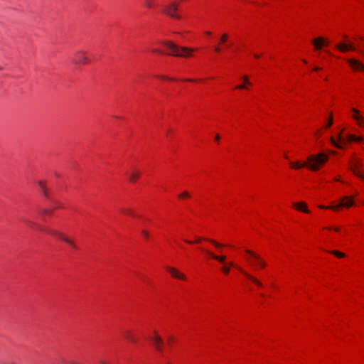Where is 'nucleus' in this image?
<instances>
[{
  "mask_svg": "<svg viewBox=\"0 0 364 364\" xmlns=\"http://www.w3.org/2000/svg\"><path fill=\"white\" fill-rule=\"evenodd\" d=\"M328 159L327 155L323 153H320L315 155H311L307 158V162L301 163L297 161L293 163L289 162L292 168L299 169L303 167H307L309 169L316 171H318L321 166L324 164Z\"/></svg>",
  "mask_w": 364,
  "mask_h": 364,
  "instance_id": "nucleus-1",
  "label": "nucleus"
},
{
  "mask_svg": "<svg viewBox=\"0 0 364 364\" xmlns=\"http://www.w3.org/2000/svg\"><path fill=\"white\" fill-rule=\"evenodd\" d=\"M161 43L169 50L167 54L175 57L188 58L191 56L192 53L196 50L193 48L178 46L169 41H162Z\"/></svg>",
  "mask_w": 364,
  "mask_h": 364,
  "instance_id": "nucleus-2",
  "label": "nucleus"
},
{
  "mask_svg": "<svg viewBox=\"0 0 364 364\" xmlns=\"http://www.w3.org/2000/svg\"><path fill=\"white\" fill-rule=\"evenodd\" d=\"M26 223L28 224V225L31 226V228H36L37 229H38L40 230L45 231L53 236H55V237L60 238L61 240H63L65 243H67L68 245H69L72 248L77 249V246L75 245V244L70 239L65 237L63 233H61L55 230H53V229L46 230L34 221L28 220L26 221Z\"/></svg>",
  "mask_w": 364,
  "mask_h": 364,
  "instance_id": "nucleus-3",
  "label": "nucleus"
},
{
  "mask_svg": "<svg viewBox=\"0 0 364 364\" xmlns=\"http://www.w3.org/2000/svg\"><path fill=\"white\" fill-rule=\"evenodd\" d=\"M245 252L248 255L247 262L255 269L258 267L264 268L266 267L265 261L258 254L250 250H246Z\"/></svg>",
  "mask_w": 364,
  "mask_h": 364,
  "instance_id": "nucleus-4",
  "label": "nucleus"
},
{
  "mask_svg": "<svg viewBox=\"0 0 364 364\" xmlns=\"http://www.w3.org/2000/svg\"><path fill=\"white\" fill-rule=\"evenodd\" d=\"M342 133H343V132H341L338 135V140L339 143L336 142V140L333 139V137H331V139H330L331 144L336 148L342 149L343 146L341 144L346 143V141H360L363 140L362 137H358L353 134H348L346 139L343 136Z\"/></svg>",
  "mask_w": 364,
  "mask_h": 364,
  "instance_id": "nucleus-5",
  "label": "nucleus"
},
{
  "mask_svg": "<svg viewBox=\"0 0 364 364\" xmlns=\"http://www.w3.org/2000/svg\"><path fill=\"white\" fill-rule=\"evenodd\" d=\"M90 62V59L87 55V52L83 50H77L75 51L72 63L75 65H85Z\"/></svg>",
  "mask_w": 364,
  "mask_h": 364,
  "instance_id": "nucleus-6",
  "label": "nucleus"
},
{
  "mask_svg": "<svg viewBox=\"0 0 364 364\" xmlns=\"http://www.w3.org/2000/svg\"><path fill=\"white\" fill-rule=\"evenodd\" d=\"M177 11V3L171 2L165 6L164 12L172 18L181 19V16L176 14Z\"/></svg>",
  "mask_w": 364,
  "mask_h": 364,
  "instance_id": "nucleus-7",
  "label": "nucleus"
},
{
  "mask_svg": "<svg viewBox=\"0 0 364 364\" xmlns=\"http://www.w3.org/2000/svg\"><path fill=\"white\" fill-rule=\"evenodd\" d=\"M154 336L150 338V341L153 343L156 349L160 353H162V346L164 344V341L162 338L158 335L156 331H154Z\"/></svg>",
  "mask_w": 364,
  "mask_h": 364,
  "instance_id": "nucleus-8",
  "label": "nucleus"
},
{
  "mask_svg": "<svg viewBox=\"0 0 364 364\" xmlns=\"http://www.w3.org/2000/svg\"><path fill=\"white\" fill-rule=\"evenodd\" d=\"M348 63L351 68V69L354 71H364V64L359 61L358 60L351 58L348 59Z\"/></svg>",
  "mask_w": 364,
  "mask_h": 364,
  "instance_id": "nucleus-9",
  "label": "nucleus"
},
{
  "mask_svg": "<svg viewBox=\"0 0 364 364\" xmlns=\"http://www.w3.org/2000/svg\"><path fill=\"white\" fill-rule=\"evenodd\" d=\"M203 240H207L208 242H210V243H212L214 246H215L216 247L218 248H220L223 246V245L213 240H211V239H208V238H202V237H197L196 240L194 242L193 241H191V240H186L185 242L188 244H193V243H199L200 242Z\"/></svg>",
  "mask_w": 364,
  "mask_h": 364,
  "instance_id": "nucleus-10",
  "label": "nucleus"
},
{
  "mask_svg": "<svg viewBox=\"0 0 364 364\" xmlns=\"http://www.w3.org/2000/svg\"><path fill=\"white\" fill-rule=\"evenodd\" d=\"M166 270L171 274V275L173 278L181 279V280L186 279V276L183 273L180 272L178 269H176L173 267H167Z\"/></svg>",
  "mask_w": 364,
  "mask_h": 364,
  "instance_id": "nucleus-11",
  "label": "nucleus"
},
{
  "mask_svg": "<svg viewBox=\"0 0 364 364\" xmlns=\"http://www.w3.org/2000/svg\"><path fill=\"white\" fill-rule=\"evenodd\" d=\"M201 250L203 251L207 255L210 256L213 259L218 260L219 262L223 264L225 262L226 257L225 255H217L213 253L212 252L203 248H201Z\"/></svg>",
  "mask_w": 364,
  "mask_h": 364,
  "instance_id": "nucleus-12",
  "label": "nucleus"
},
{
  "mask_svg": "<svg viewBox=\"0 0 364 364\" xmlns=\"http://www.w3.org/2000/svg\"><path fill=\"white\" fill-rule=\"evenodd\" d=\"M353 204L354 201L353 197L345 196L341 200L339 206L350 208L353 205Z\"/></svg>",
  "mask_w": 364,
  "mask_h": 364,
  "instance_id": "nucleus-13",
  "label": "nucleus"
},
{
  "mask_svg": "<svg viewBox=\"0 0 364 364\" xmlns=\"http://www.w3.org/2000/svg\"><path fill=\"white\" fill-rule=\"evenodd\" d=\"M361 166V164L358 161H355L350 167V169L353 172V173L364 180V174L361 173L360 171H358V168H359Z\"/></svg>",
  "mask_w": 364,
  "mask_h": 364,
  "instance_id": "nucleus-14",
  "label": "nucleus"
},
{
  "mask_svg": "<svg viewBox=\"0 0 364 364\" xmlns=\"http://www.w3.org/2000/svg\"><path fill=\"white\" fill-rule=\"evenodd\" d=\"M336 48H338L340 51L345 53L348 50H355V48L354 46L351 44H346L344 43H338L336 46Z\"/></svg>",
  "mask_w": 364,
  "mask_h": 364,
  "instance_id": "nucleus-15",
  "label": "nucleus"
},
{
  "mask_svg": "<svg viewBox=\"0 0 364 364\" xmlns=\"http://www.w3.org/2000/svg\"><path fill=\"white\" fill-rule=\"evenodd\" d=\"M238 269L247 278L249 279L250 280H251L252 282H254L257 286H258L259 287H263V284L262 283L258 280L257 278L254 277L253 276H252L251 274H248L247 272H246L245 271H244L243 269H242L241 268L238 267Z\"/></svg>",
  "mask_w": 364,
  "mask_h": 364,
  "instance_id": "nucleus-16",
  "label": "nucleus"
},
{
  "mask_svg": "<svg viewBox=\"0 0 364 364\" xmlns=\"http://www.w3.org/2000/svg\"><path fill=\"white\" fill-rule=\"evenodd\" d=\"M312 43L316 50H321L325 43V39L323 38H317L312 41Z\"/></svg>",
  "mask_w": 364,
  "mask_h": 364,
  "instance_id": "nucleus-17",
  "label": "nucleus"
},
{
  "mask_svg": "<svg viewBox=\"0 0 364 364\" xmlns=\"http://www.w3.org/2000/svg\"><path fill=\"white\" fill-rule=\"evenodd\" d=\"M242 79L244 83L236 86L235 87L236 89H238V90L247 89V86L252 85V83L249 80V77L247 75L242 76Z\"/></svg>",
  "mask_w": 364,
  "mask_h": 364,
  "instance_id": "nucleus-18",
  "label": "nucleus"
},
{
  "mask_svg": "<svg viewBox=\"0 0 364 364\" xmlns=\"http://www.w3.org/2000/svg\"><path fill=\"white\" fill-rule=\"evenodd\" d=\"M352 112L355 114L353 118L358 122V125L362 126L364 122V119L359 114V111L355 108L351 109Z\"/></svg>",
  "mask_w": 364,
  "mask_h": 364,
  "instance_id": "nucleus-19",
  "label": "nucleus"
},
{
  "mask_svg": "<svg viewBox=\"0 0 364 364\" xmlns=\"http://www.w3.org/2000/svg\"><path fill=\"white\" fill-rule=\"evenodd\" d=\"M293 205L299 210H301L307 213H309V210L307 208L306 203H304V202L294 203Z\"/></svg>",
  "mask_w": 364,
  "mask_h": 364,
  "instance_id": "nucleus-20",
  "label": "nucleus"
},
{
  "mask_svg": "<svg viewBox=\"0 0 364 364\" xmlns=\"http://www.w3.org/2000/svg\"><path fill=\"white\" fill-rule=\"evenodd\" d=\"M124 336L125 339H127L129 342L136 343L137 341L136 338L129 331H124Z\"/></svg>",
  "mask_w": 364,
  "mask_h": 364,
  "instance_id": "nucleus-21",
  "label": "nucleus"
},
{
  "mask_svg": "<svg viewBox=\"0 0 364 364\" xmlns=\"http://www.w3.org/2000/svg\"><path fill=\"white\" fill-rule=\"evenodd\" d=\"M38 184L41 190L42 191L44 196L46 198H48L49 195H48V190L46 187L45 183L43 181H40L38 182Z\"/></svg>",
  "mask_w": 364,
  "mask_h": 364,
  "instance_id": "nucleus-22",
  "label": "nucleus"
},
{
  "mask_svg": "<svg viewBox=\"0 0 364 364\" xmlns=\"http://www.w3.org/2000/svg\"><path fill=\"white\" fill-rule=\"evenodd\" d=\"M144 6L149 9H152L155 6L154 0H144Z\"/></svg>",
  "mask_w": 364,
  "mask_h": 364,
  "instance_id": "nucleus-23",
  "label": "nucleus"
},
{
  "mask_svg": "<svg viewBox=\"0 0 364 364\" xmlns=\"http://www.w3.org/2000/svg\"><path fill=\"white\" fill-rule=\"evenodd\" d=\"M139 174H140L139 172L132 173L129 176V181L131 182H135L138 179Z\"/></svg>",
  "mask_w": 364,
  "mask_h": 364,
  "instance_id": "nucleus-24",
  "label": "nucleus"
},
{
  "mask_svg": "<svg viewBox=\"0 0 364 364\" xmlns=\"http://www.w3.org/2000/svg\"><path fill=\"white\" fill-rule=\"evenodd\" d=\"M328 252L340 258L344 257L346 256L344 253L337 250L329 251Z\"/></svg>",
  "mask_w": 364,
  "mask_h": 364,
  "instance_id": "nucleus-25",
  "label": "nucleus"
},
{
  "mask_svg": "<svg viewBox=\"0 0 364 364\" xmlns=\"http://www.w3.org/2000/svg\"><path fill=\"white\" fill-rule=\"evenodd\" d=\"M121 211L122 213H124V214L132 215V216H135L134 211L131 208H122Z\"/></svg>",
  "mask_w": 364,
  "mask_h": 364,
  "instance_id": "nucleus-26",
  "label": "nucleus"
},
{
  "mask_svg": "<svg viewBox=\"0 0 364 364\" xmlns=\"http://www.w3.org/2000/svg\"><path fill=\"white\" fill-rule=\"evenodd\" d=\"M228 39V35L227 33H223L220 38V43H225L227 42Z\"/></svg>",
  "mask_w": 364,
  "mask_h": 364,
  "instance_id": "nucleus-27",
  "label": "nucleus"
},
{
  "mask_svg": "<svg viewBox=\"0 0 364 364\" xmlns=\"http://www.w3.org/2000/svg\"><path fill=\"white\" fill-rule=\"evenodd\" d=\"M188 197H190V194L188 191H184L182 193L178 195V198L181 199L184 198H188Z\"/></svg>",
  "mask_w": 364,
  "mask_h": 364,
  "instance_id": "nucleus-28",
  "label": "nucleus"
},
{
  "mask_svg": "<svg viewBox=\"0 0 364 364\" xmlns=\"http://www.w3.org/2000/svg\"><path fill=\"white\" fill-rule=\"evenodd\" d=\"M41 212L43 214H48V215H51L52 214V210H50V209H48V208H43V209L41 210Z\"/></svg>",
  "mask_w": 364,
  "mask_h": 364,
  "instance_id": "nucleus-29",
  "label": "nucleus"
},
{
  "mask_svg": "<svg viewBox=\"0 0 364 364\" xmlns=\"http://www.w3.org/2000/svg\"><path fill=\"white\" fill-rule=\"evenodd\" d=\"M221 270L224 272V274H228L230 272V267L225 266L221 268Z\"/></svg>",
  "mask_w": 364,
  "mask_h": 364,
  "instance_id": "nucleus-30",
  "label": "nucleus"
},
{
  "mask_svg": "<svg viewBox=\"0 0 364 364\" xmlns=\"http://www.w3.org/2000/svg\"><path fill=\"white\" fill-rule=\"evenodd\" d=\"M141 234L143 235V236H144L146 239H149V232H148L146 230H142V231H141Z\"/></svg>",
  "mask_w": 364,
  "mask_h": 364,
  "instance_id": "nucleus-31",
  "label": "nucleus"
},
{
  "mask_svg": "<svg viewBox=\"0 0 364 364\" xmlns=\"http://www.w3.org/2000/svg\"><path fill=\"white\" fill-rule=\"evenodd\" d=\"M338 207H340L339 204L338 205L328 206V209H331V210H337Z\"/></svg>",
  "mask_w": 364,
  "mask_h": 364,
  "instance_id": "nucleus-32",
  "label": "nucleus"
},
{
  "mask_svg": "<svg viewBox=\"0 0 364 364\" xmlns=\"http://www.w3.org/2000/svg\"><path fill=\"white\" fill-rule=\"evenodd\" d=\"M333 124V119H332V117H330L328 122H327V124H326V127L328 128L330 127Z\"/></svg>",
  "mask_w": 364,
  "mask_h": 364,
  "instance_id": "nucleus-33",
  "label": "nucleus"
},
{
  "mask_svg": "<svg viewBox=\"0 0 364 364\" xmlns=\"http://www.w3.org/2000/svg\"><path fill=\"white\" fill-rule=\"evenodd\" d=\"M214 50L216 52V53H220L222 49L220 46H217L215 47V49Z\"/></svg>",
  "mask_w": 364,
  "mask_h": 364,
  "instance_id": "nucleus-34",
  "label": "nucleus"
},
{
  "mask_svg": "<svg viewBox=\"0 0 364 364\" xmlns=\"http://www.w3.org/2000/svg\"><path fill=\"white\" fill-rule=\"evenodd\" d=\"M327 229H328V230H333L336 232H338L340 230L339 228H327Z\"/></svg>",
  "mask_w": 364,
  "mask_h": 364,
  "instance_id": "nucleus-35",
  "label": "nucleus"
},
{
  "mask_svg": "<svg viewBox=\"0 0 364 364\" xmlns=\"http://www.w3.org/2000/svg\"><path fill=\"white\" fill-rule=\"evenodd\" d=\"M215 141H218L220 140V135L219 134H216L215 136Z\"/></svg>",
  "mask_w": 364,
  "mask_h": 364,
  "instance_id": "nucleus-36",
  "label": "nucleus"
},
{
  "mask_svg": "<svg viewBox=\"0 0 364 364\" xmlns=\"http://www.w3.org/2000/svg\"><path fill=\"white\" fill-rule=\"evenodd\" d=\"M152 51H153L154 53H161V51H160L159 50H158V49H153V50H152Z\"/></svg>",
  "mask_w": 364,
  "mask_h": 364,
  "instance_id": "nucleus-37",
  "label": "nucleus"
},
{
  "mask_svg": "<svg viewBox=\"0 0 364 364\" xmlns=\"http://www.w3.org/2000/svg\"><path fill=\"white\" fill-rule=\"evenodd\" d=\"M184 80L185 81H188V82H193V81H195V80H193V79H185Z\"/></svg>",
  "mask_w": 364,
  "mask_h": 364,
  "instance_id": "nucleus-38",
  "label": "nucleus"
},
{
  "mask_svg": "<svg viewBox=\"0 0 364 364\" xmlns=\"http://www.w3.org/2000/svg\"><path fill=\"white\" fill-rule=\"evenodd\" d=\"M320 70H321V68H319V67H315L314 68V70H315V71Z\"/></svg>",
  "mask_w": 364,
  "mask_h": 364,
  "instance_id": "nucleus-39",
  "label": "nucleus"
},
{
  "mask_svg": "<svg viewBox=\"0 0 364 364\" xmlns=\"http://www.w3.org/2000/svg\"><path fill=\"white\" fill-rule=\"evenodd\" d=\"M159 77L161 79H163V80H168V79L167 77H165V76H160Z\"/></svg>",
  "mask_w": 364,
  "mask_h": 364,
  "instance_id": "nucleus-40",
  "label": "nucleus"
},
{
  "mask_svg": "<svg viewBox=\"0 0 364 364\" xmlns=\"http://www.w3.org/2000/svg\"><path fill=\"white\" fill-rule=\"evenodd\" d=\"M320 208H323V209H328V207H326L324 205H319L318 206Z\"/></svg>",
  "mask_w": 364,
  "mask_h": 364,
  "instance_id": "nucleus-41",
  "label": "nucleus"
},
{
  "mask_svg": "<svg viewBox=\"0 0 364 364\" xmlns=\"http://www.w3.org/2000/svg\"><path fill=\"white\" fill-rule=\"evenodd\" d=\"M328 45V42L326 40H325V43L323 44V46H326Z\"/></svg>",
  "mask_w": 364,
  "mask_h": 364,
  "instance_id": "nucleus-42",
  "label": "nucleus"
},
{
  "mask_svg": "<svg viewBox=\"0 0 364 364\" xmlns=\"http://www.w3.org/2000/svg\"><path fill=\"white\" fill-rule=\"evenodd\" d=\"M254 56H255V58H259L260 57V55H258V54H255Z\"/></svg>",
  "mask_w": 364,
  "mask_h": 364,
  "instance_id": "nucleus-43",
  "label": "nucleus"
},
{
  "mask_svg": "<svg viewBox=\"0 0 364 364\" xmlns=\"http://www.w3.org/2000/svg\"><path fill=\"white\" fill-rule=\"evenodd\" d=\"M229 266H230V267H233V266H235V265H234V264H233L232 262H230V263H229Z\"/></svg>",
  "mask_w": 364,
  "mask_h": 364,
  "instance_id": "nucleus-44",
  "label": "nucleus"
},
{
  "mask_svg": "<svg viewBox=\"0 0 364 364\" xmlns=\"http://www.w3.org/2000/svg\"><path fill=\"white\" fill-rule=\"evenodd\" d=\"M100 364H107V363H106L105 361L101 360V361L100 362Z\"/></svg>",
  "mask_w": 364,
  "mask_h": 364,
  "instance_id": "nucleus-45",
  "label": "nucleus"
},
{
  "mask_svg": "<svg viewBox=\"0 0 364 364\" xmlns=\"http://www.w3.org/2000/svg\"><path fill=\"white\" fill-rule=\"evenodd\" d=\"M205 33H206L207 35H209V36H210V35H211V32H210V31H206V32H205Z\"/></svg>",
  "mask_w": 364,
  "mask_h": 364,
  "instance_id": "nucleus-46",
  "label": "nucleus"
},
{
  "mask_svg": "<svg viewBox=\"0 0 364 364\" xmlns=\"http://www.w3.org/2000/svg\"><path fill=\"white\" fill-rule=\"evenodd\" d=\"M230 46H231V44H228V45L226 46V48H228L230 47Z\"/></svg>",
  "mask_w": 364,
  "mask_h": 364,
  "instance_id": "nucleus-47",
  "label": "nucleus"
}]
</instances>
